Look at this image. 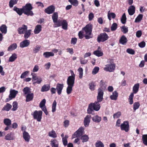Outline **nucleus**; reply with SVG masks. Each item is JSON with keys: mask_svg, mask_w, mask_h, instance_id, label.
Returning <instances> with one entry per match:
<instances>
[{"mask_svg": "<svg viewBox=\"0 0 147 147\" xmlns=\"http://www.w3.org/2000/svg\"><path fill=\"white\" fill-rule=\"evenodd\" d=\"M92 30V26L90 24L87 25L82 29L83 32L86 39H88L92 37L91 35Z\"/></svg>", "mask_w": 147, "mask_h": 147, "instance_id": "f257e3e1", "label": "nucleus"}, {"mask_svg": "<svg viewBox=\"0 0 147 147\" xmlns=\"http://www.w3.org/2000/svg\"><path fill=\"white\" fill-rule=\"evenodd\" d=\"M75 78L68 77L67 80L68 86L67 88V93L68 94H70L72 90V87L74 86Z\"/></svg>", "mask_w": 147, "mask_h": 147, "instance_id": "f03ea898", "label": "nucleus"}, {"mask_svg": "<svg viewBox=\"0 0 147 147\" xmlns=\"http://www.w3.org/2000/svg\"><path fill=\"white\" fill-rule=\"evenodd\" d=\"M99 102L97 101L95 102L94 103H92L90 104L87 110L88 113L89 114L91 113L93 110L96 111H98L100 107Z\"/></svg>", "mask_w": 147, "mask_h": 147, "instance_id": "7ed1b4c3", "label": "nucleus"}, {"mask_svg": "<svg viewBox=\"0 0 147 147\" xmlns=\"http://www.w3.org/2000/svg\"><path fill=\"white\" fill-rule=\"evenodd\" d=\"M23 13L27 15L32 16L34 13L31 11L32 9V7L30 3H27L25 6L23 7Z\"/></svg>", "mask_w": 147, "mask_h": 147, "instance_id": "20e7f679", "label": "nucleus"}, {"mask_svg": "<svg viewBox=\"0 0 147 147\" xmlns=\"http://www.w3.org/2000/svg\"><path fill=\"white\" fill-rule=\"evenodd\" d=\"M61 25L62 26V28L63 29L65 30L67 29L68 24L66 20H59L57 23L56 24V26L55 27H58Z\"/></svg>", "mask_w": 147, "mask_h": 147, "instance_id": "39448f33", "label": "nucleus"}, {"mask_svg": "<svg viewBox=\"0 0 147 147\" xmlns=\"http://www.w3.org/2000/svg\"><path fill=\"white\" fill-rule=\"evenodd\" d=\"M42 112L41 111H35L33 114L32 115L33 116L34 118L36 119L38 121H40L42 119Z\"/></svg>", "mask_w": 147, "mask_h": 147, "instance_id": "423d86ee", "label": "nucleus"}, {"mask_svg": "<svg viewBox=\"0 0 147 147\" xmlns=\"http://www.w3.org/2000/svg\"><path fill=\"white\" fill-rule=\"evenodd\" d=\"M115 68V65L114 63H110L105 65L104 70L107 71L113 72Z\"/></svg>", "mask_w": 147, "mask_h": 147, "instance_id": "0eeeda50", "label": "nucleus"}, {"mask_svg": "<svg viewBox=\"0 0 147 147\" xmlns=\"http://www.w3.org/2000/svg\"><path fill=\"white\" fill-rule=\"evenodd\" d=\"M31 75L32 76V81H36L33 83V84L35 85L36 83L39 84L42 82V78L41 77L37 76L33 73H32Z\"/></svg>", "mask_w": 147, "mask_h": 147, "instance_id": "6e6552de", "label": "nucleus"}, {"mask_svg": "<svg viewBox=\"0 0 147 147\" xmlns=\"http://www.w3.org/2000/svg\"><path fill=\"white\" fill-rule=\"evenodd\" d=\"M109 36L106 33H101L98 35V37L97 41L98 42H103L107 40Z\"/></svg>", "mask_w": 147, "mask_h": 147, "instance_id": "1a4fd4ad", "label": "nucleus"}, {"mask_svg": "<svg viewBox=\"0 0 147 147\" xmlns=\"http://www.w3.org/2000/svg\"><path fill=\"white\" fill-rule=\"evenodd\" d=\"M104 91L101 88H99L98 90V95L97 97V101L101 102L103 99Z\"/></svg>", "mask_w": 147, "mask_h": 147, "instance_id": "9d476101", "label": "nucleus"}, {"mask_svg": "<svg viewBox=\"0 0 147 147\" xmlns=\"http://www.w3.org/2000/svg\"><path fill=\"white\" fill-rule=\"evenodd\" d=\"M121 129L122 130L125 131V132H128L129 130V122L127 121H124L120 125Z\"/></svg>", "mask_w": 147, "mask_h": 147, "instance_id": "9b49d317", "label": "nucleus"}, {"mask_svg": "<svg viewBox=\"0 0 147 147\" xmlns=\"http://www.w3.org/2000/svg\"><path fill=\"white\" fill-rule=\"evenodd\" d=\"M18 91L14 90H11L10 91V94L9 95V99H6V101L7 102L9 100L12 99L13 98H14L18 94Z\"/></svg>", "mask_w": 147, "mask_h": 147, "instance_id": "f8f14e48", "label": "nucleus"}, {"mask_svg": "<svg viewBox=\"0 0 147 147\" xmlns=\"http://www.w3.org/2000/svg\"><path fill=\"white\" fill-rule=\"evenodd\" d=\"M27 26L25 25H23L21 27H20L18 29V33L20 34H23L27 30Z\"/></svg>", "mask_w": 147, "mask_h": 147, "instance_id": "ddd939ff", "label": "nucleus"}, {"mask_svg": "<svg viewBox=\"0 0 147 147\" xmlns=\"http://www.w3.org/2000/svg\"><path fill=\"white\" fill-rule=\"evenodd\" d=\"M84 131V129L83 127H80L74 133V136H75V137H74V138L75 137H79L81 136L83 134Z\"/></svg>", "mask_w": 147, "mask_h": 147, "instance_id": "4468645a", "label": "nucleus"}, {"mask_svg": "<svg viewBox=\"0 0 147 147\" xmlns=\"http://www.w3.org/2000/svg\"><path fill=\"white\" fill-rule=\"evenodd\" d=\"M30 41L28 40H25L20 43V46L21 48H23L29 46Z\"/></svg>", "mask_w": 147, "mask_h": 147, "instance_id": "2eb2a0df", "label": "nucleus"}, {"mask_svg": "<svg viewBox=\"0 0 147 147\" xmlns=\"http://www.w3.org/2000/svg\"><path fill=\"white\" fill-rule=\"evenodd\" d=\"M58 18V14L57 12H54L52 15V19L53 22L54 23V27L56 26V24L57 23L58 20H57Z\"/></svg>", "mask_w": 147, "mask_h": 147, "instance_id": "dca6fc26", "label": "nucleus"}, {"mask_svg": "<svg viewBox=\"0 0 147 147\" xmlns=\"http://www.w3.org/2000/svg\"><path fill=\"white\" fill-rule=\"evenodd\" d=\"M91 116L90 115H87L84 118V124L85 127L88 126L90 122V119Z\"/></svg>", "mask_w": 147, "mask_h": 147, "instance_id": "f3484780", "label": "nucleus"}, {"mask_svg": "<svg viewBox=\"0 0 147 147\" xmlns=\"http://www.w3.org/2000/svg\"><path fill=\"white\" fill-rule=\"evenodd\" d=\"M55 8L54 6H50L45 10V12L47 14H50L52 13L55 11Z\"/></svg>", "mask_w": 147, "mask_h": 147, "instance_id": "a211bd4d", "label": "nucleus"}, {"mask_svg": "<svg viewBox=\"0 0 147 147\" xmlns=\"http://www.w3.org/2000/svg\"><path fill=\"white\" fill-rule=\"evenodd\" d=\"M23 137L26 142H28L30 141V136L28 133L26 131H24L23 133Z\"/></svg>", "mask_w": 147, "mask_h": 147, "instance_id": "6ab92c4d", "label": "nucleus"}, {"mask_svg": "<svg viewBox=\"0 0 147 147\" xmlns=\"http://www.w3.org/2000/svg\"><path fill=\"white\" fill-rule=\"evenodd\" d=\"M63 87V84H57L56 89L59 95H60Z\"/></svg>", "mask_w": 147, "mask_h": 147, "instance_id": "aec40b11", "label": "nucleus"}, {"mask_svg": "<svg viewBox=\"0 0 147 147\" xmlns=\"http://www.w3.org/2000/svg\"><path fill=\"white\" fill-rule=\"evenodd\" d=\"M14 133L13 132H11L9 134H7L5 136V139L6 140H12L14 139Z\"/></svg>", "mask_w": 147, "mask_h": 147, "instance_id": "412c9836", "label": "nucleus"}, {"mask_svg": "<svg viewBox=\"0 0 147 147\" xmlns=\"http://www.w3.org/2000/svg\"><path fill=\"white\" fill-rule=\"evenodd\" d=\"M127 42V39L124 35L122 36L119 40V43L123 45H125Z\"/></svg>", "mask_w": 147, "mask_h": 147, "instance_id": "4be33fe9", "label": "nucleus"}, {"mask_svg": "<svg viewBox=\"0 0 147 147\" xmlns=\"http://www.w3.org/2000/svg\"><path fill=\"white\" fill-rule=\"evenodd\" d=\"M135 7L134 5L130 6L128 9L129 14L130 16L133 15L135 13Z\"/></svg>", "mask_w": 147, "mask_h": 147, "instance_id": "5701e85b", "label": "nucleus"}, {"mask_svg": "<svg viewBox=\"0 0 147 147\" xmlns=\"http://www.w3.org/2000/svg\"><path fill=\"white\" fill-rule=\"evenodd\" d=\"M50 88V86L49 84H44L42 86L41 89V91L42 92L47 91L49 90Z\"/></svg>", "mask_w": 147, "mask_h": 147, "instance_id": "b1692460", "label": "nucleus"}, {"mask_svg": "<svg viewBox=\"0 0 147 147\" xmlns=\"http://www.w3.org/2000/svg\"><path fill=\"white\" fill-rule=\"evenodd\" d=\"M118 96V93L116 91H115L112 93V94L110 96L111 100H116Z\"/></svg>", "mask_w": 147, "mask_h": 147, "instance_id": "393cba45", "label": "nucleus"}, {"mask_svg": "<svg viewBox=\"0 0 147 147\" xmlns=\"http://www.w3.org/2000/svg\"><path fill=\"white\" fill-rule=\"evenodd\" d=\"M13 10L14 11H16L20 16L23 13V7L22 8H19L15 6L14 7Z\"/></svg>", "mask_w": 147, "mask_h": 147, "instance_id": "a878e982", "label": "nucleus"}, {"mask_svg": "<svg viewBox=\"0 0 147 147\" xmlns=\"http://www.w3.org/2000/svg\"><path fill=\"white\" fill-rule=\"evenodd\" d=\"M42 26L40 25H38L35 26L34 30L35 34H38L41 31Z\"/></svg>", "mask_w": 147, "mask_h": 147, "instance_id": "bb28decb", "label": "nucleus"}, {"mask_svg": "<svg viewBox=\"0 0 147 147\" xmlns=\"http://www.w3.org/2000/svg\"><path fill=\"white\" fill-rule=\"evenodd\" d=\"M34 97V94L33 93L28 94L26 96V101L28 102L32 100Z\"/></svg>", "mask_w": 147, "mask_h": 147, "instance_id": "cd10ccee", "label": "nucleus"}, {"mask_svg": "<svg viewBox=\"0 0 147 147\" xmlns=\"http://www.w3.org/2000/svg\"><path fill=\"white\" fill-rule=\"evenodd\" d=\"M139 87V84L137 83L135 84L133 88V92L134 94H136L138 91Z\"/></svg>", "mask_w": 147, "mask_h": 147, "instance_id": "c85d7f7f", "label": "nucleus"}, {"mask_svg": "<svg viewBox=\"0 0 147 147\" xmlns=\"http://www.w3.org/2000/svg\"><path fill=\"white\" fill-rule=\"evenodd\" d=\"M0 30L3 34H5L7 32V27L4 24L2 25L0 27Z\"/></svg>", "mask_w": 147, "mask_h": 147, "instance_id": "c756f323", "label": "nucleus"}, {"mask_svg": "<svg viewBox=\"0 0 147 147\" xmlns=\"http://www.w3.org/2000/svg\"><path fill=\"white\" fill-rule=\"evenodd\" d=\"M50 144L52 147H58V143L56 139L52 140Z\"/></svg>", "mask_w": 147, "mask_h": 147, "instance_id": "7c9ffc66", "label": "nucleus"}, {"mask_svg": "<svg viewBox=\"0 0 147 147\" xmlns=\"http://www.w3.org/2000/svg\"><path fill=\"white\" fill-rule=\"evenodd\" d=\"M54 53L52 52H46L44 53L43 55L44 57L46 58H49L50 57L54 56Z\"/></svg>", "mask_w": 147, "mask_h": 147, "instance_id": "2f4dec72", "label": "nucleus"}, {"mask_svg": "<svg viewBox=\"0 0 147 147\" xmlns=\"http://www.w3.org/2000/svg\"><path fill=\"white\" fill-rule=\"evenodd\" d=\"M101 117L97 115L94 116L92 118L93 121L96 123L99 122L101 121Z\"/></svg>", "mask_w": 147, "mask_h": 147, "instance_id": "473e14b6", "label": "nucleus"}, {"mask_svg": "<svg viewBox=\"0 0 147 147\" xmlns=\"http://www.w3.org/2000/svg\"><path fill=\"white\" fill-rule=\"evenodd\" d=\"M12 106L9 103H7L6 105L4 106V107L2 109V111H9L11 108Z\"/></svg>", "mask_w": 147, "mask_h": 147, "instance_id": "72a5a7b5", "label": "nucleus"}, {"mask_svg": "<svg viewBox=\"0 0 147 147\" xmlns=\"http://www.w3.org/2000/svg\"><path fill=\"white\" fill-rule=\"evenodd\" d=\"M17 47V45L16 43H14L11 45L7 49L8 51H10L16 49Z\"/></svg>", "mask_w": 147, "mask_h": 147, "instance_id": "f704fd0d", "label": "nucleus"}, {"mask_svg": "<svg viewBox=\"0 0 147 147\" xmlns=\"http://www.w3.org/2000/svg\"><path fill=\"white\" fill-rule=\"evenodd\" d=\"M32 30H27L25 32L24 36V37L25 39L28 38L31 35Z\"/></svg>", "mask_w": 147, "mask_h": 147, "instance_id": "c9c22d12", "label": "nucleus"}, {"mask_svg": "<svg viewBox=\"0 0 147 147\" xmlns=\"http://www.w3.org/2000/svg\"><path fill=\"white\" fill-rule=\"evenodd\" d=\"M116 15L113 13L110 12V11H109L108 13V18L109 20H111V18L113 19H114L115 18Z\"/></svg>", "mask_w": 147, "mask_h": 147, "instance_id": "e433bc0d", "label": "nucleus"}, {"mask_svg": "<svg viewBox=\"0 0 147 147\" xmlns=\"http://www.w3.org/2000/svg\"><path fill=\"white\" fill-rule=\"evenodd\" d=\"M48 135L50 137L53 138H56L57 137V134L53 130L49 132Z\"/></svg>", "mask_w": 147, "mask_h": 147, "instance_id": "4c0bfd02", "label": "nucleus"}, {"mask_svg": "<svg viewBox=\"0 0 147 147\" xmlns=\"http://www.w3.org/2000/svg\"><path fill=\"white\" fill-rule=\"evenodd\" d=\"M17 58V55L15 53H13L9 58V61L10 62L14 61Z\"/></svg>", "mask_w": 147, "mask_h": 147, "instance_id": "58836bf2", "label": "nucleus"}, {"mask_svg": "<svg viewBox=\"0 0 147 147\" xmlns=\"http://www.w3.org/2000/svg\"><path fill=\"white\" fill-rule=\"evenodd\" d=\"M93 54L98 57L102 56L103 55V53L99 50H96L94 51L93 52Z\"/></svg>", "mask_w": 147, "mask_h": 147, "instance_id": "ea45409f", "label": "nucleus"}, {"mask_svg": "<svg viewBox=\"0 0 147 147\" xmlns=\"http://www.w3.org/2000/svg\"><path fill=\"white\" fill-rule=\"evenodd\" d=\"M18 1V0H10L9 3V7L11 8L14 5L17 3Z\"/></svg>", "mask_w": 147, "mask_h": 147, "instance_id": "a19ab883", "label": "nucleus"}, {"mask_svg": "<svg viewBox=\"0 0 147 147\" xmlns=\"http://www.w3.org/2000/svg\"><path fill=\"white\" fill-rule=\"evenodd\" d=\"M142 140L143 143L147 146V134L143 135L142 136Z\"/></svg>", "mask_w": 147, "mask_h": 147, "instance_id": "79ce46f5", "label": "nucleus"}, {"mask_svg": "<svg viewBox=\"0 0 147 147\" xmlns=\"http://www.w3.org/2000/svg\"><path fill=\"white\" fill-rule=\"evenodd\" d=\"M3 123L6 125L9 126L11 124V121L9 119L6 118L4 119Z\"/></svg>", "mask_w": 147, "mask_h": 147, "instance_id": "37998d69", "label": "nucleus"}, {"mask_svg": "<svg viewBox=\"0 0 147 147\" xmlns=\"http://www.w3.org/2000/svg\"><path fill=\"white\" fill-rule=\"evenodd\" d=\"M81 139L82 140V142H86L88 141L89 139V137L88 136L85 135L82 136Z\"/></svg>", "mask_w": 147, "mask_h": 147, "instance_id": "c03bdc74", "label": "nucleus"}, {"mask_svg": "<svg viewBox=\"0 0 147 147\" xmlns=\"http://www.w3.org/2000/svg\"><path fill=\"white\" fill-rule=\"evenodd\" d=\"M134 96V93H131L129 96L128 100L129 104L132 105L133 103V98Z\"/></svg>", "mask_w": 147, "mask_h": 147, "instance_id": "a18cd8bd", "label": "nucleus"}, {"mask_svg": "<svg viewBox=\"0 0 147 147\" xmlns=\"http://www.w3.org/2000/svg\"><path fill=\"white\" fill-rule=\"evenodd\" d=\"M95 146L96 147H104L103 144L100 140H98L96 142Z\"/></svg>", "mask_w": 147, "mask_h": 147, "instance_id": "49530a36", "label": "nucleus"}, {"mask_svg": "<svg viewBox=\"0 0 147 147\" xmlns=\"http://www.w3.org/2000/svg\"><path fill=\"white\" fill-rule=\"evenodd\" d=\"M143 16L142 14H140L138 15L136 19L135 22H139L142 19Z\"/></svg>", "mask_w": 147, "mask_h": 147, "instance_id": "de8ad7c7", "label": "nucleus"}, {"mask_svg": "<svg viewBox=\"0 0 147 147\" xmlns=\"http://www.w3.org/2000/svg\"><path fill=\"white\" fill-rule=\"evenodd\" d=\"M100 86L102 90L105 88L106 85L105 84V83L103 80H101L100 83Z\"/></svg>", "mask_w": 147, "mask_h": 147, "instance_id": "09e8293b", "label": "nucleus"}, {"mask_svg": "<svg viewBox=\"0 0 147 147\" xmlns=\"http://www.w3.org/2000/svg\"><path fill=\"white\" fill-rule=\"evenodd\" d=\"M89 88L92 91H94L95 89V86L94 82H92L90 83L89 84Z\"/></svg>", "mask_w": 147, "mask_h": 147, "instance_id": "8fccbe9b", "label": "nucleus"}, {"mask_svg": "<svg viewBox=\"0 0 147 147\" xmlns=\"http://www.w3.org/2000/svg\"><path fill=\"white\" fill-rule=\"evenodd\" d=\"M68 1L73 5L77 6L78 4V2L77 0H68Z\"/></svg>", "mask_w": 147, "mask_h": 147, "instance_id": "3c124183", "label": "nucleus"}, {"mask_svg": "<svg viewBox=\"0 0 147 147\" xmlns=\"http://www.w3.org/2000/svg\"><path fill=\"white\" fill-rule=\"evenodd\" d=\"M68 138L67 135H65L64 138H62V142L64 146H66L67 144V139Z\"/></svg>", "mask_w": 147, "mask_h": 147, "instance_id": "603ef678", "label": "nucleus"}, {"mask_svg": "<svg viewBox=\"0 0 147 147\" xmlns=\"http://www.w3.org/2000/svg\"><path fill=\"white\" fill-rule=\"evenodd\" d=\"M23 91L25 94H27L30 92V89L29 88L26 87L24 88Z\"/></svg>", "mask_w": 147, "mask_h": 147, "instance_id": "864d4df0", "label": "nucleus"}, {"mask_svg": "<svg viewBox=\"0 0 147 147\" xmlns=\"http://www.w3.org/2000/svg\"><path fill=\"white\" fill-rule=\"evenodd\" d=\"M126 18L125 13H124L121 18V22L123 24H125L126 23Z\"/></svg>", "mask_w": 147, "mask_h": 147, "instance_id": "5fc2aeb1", "label": "nucleus"}, {"mask_svg": "<svg viewBox=\"0 0 147 147\" xmlns=\"http://www.w3.org/2000/svg\"><path fill=\"white\" fill-rule=\"evenodd\" d=\"M57 105V102L55 100H54L53 101L52 105V112H54L56 110V107Z\"/></svg>", "mask_w": 147, "mask_h": 147, "instance_id": "6e6d98bb", "label": "nucleus"}, {"mask_svg": "<svg viewBox=\"0 0 147 147\" xmlns=\"http://www.w3.org/2000/svg\"><path fill=\"white\" fill-rule=\"evenodd\" d=\"M121 30L123 33L125 34L128 32V27L124 26L121 27Z\"/></svg>", "mask_w": 147, "mask_h": 147, "instance_id": "4d7b16f0", "label": "nucleus"}, {"mask_svg": "<svg viewBox=\"0 0 147 147\" xmlns=\"http://www.w3.org/2000/svg\"><path fill=\"white\" fill-rule=\"evenodd\" d=\"M121 113L120 111H118L117 112L113 114V118L114 119H115L119 118L121 115Z\"/></svg>", "mask_w": 147, "mask_h": 147, "instance_id": "13d9d810", "label": "nucleus"}, {"mask_svg": "<svg viewBox=\"0 0 147 147\" xmlns=\"http://www.w3.org/2000/svg\"><path fill=\"white\" fill-rule=\"evenodd\" d=\"M78 71L79 72V77L80 79H81L83 77V69L82 68L80 67L78 69Z\"/></svg>", "mask_w": 147, "mask_h": 147, "instance_id": "bf43d9fd", "label": "nucleus"}, {"mask_svg": "<svg viewBox=\"0 0 147 147\" xmlns=\"http://www.w3.org/2000/svg\"><path fill=\"white\" fill-rule=\"evenodd\" d=\"M140 106V103L138 102H135L133 105V109L134 111L138 109Z\"/></svg>", "mask_w": 147, "mask_h": 147, "instance_id": "052dcab7", "label": "nucleus"}, {"mask_svg": "<svg viewBox=\"0 0 147 147\" xmlns=\"http://www.w3.org/2000/svg\"><path fill=\"white\" fill-rule=\"evenodd\" d=\"M99 68L98 67H96L93 69L92 74L93 75L96 74L99 71Z\"/></svg>", "mask_w": 147, "mask_h": 147, "instance_id": "680f3d73", "label": "nucleus"}, {"mask_svg": "<svg viewBox=\"0 0 147 147\" xmlns=\"http://www.w3.org/2000/svg\"><path fill=\"white\" fill-rule=\"evenodd\" d=\"M13 107L12 110L13 111H16L18 108V103L16 102H13Z\"/></svg>", "mask_w": 147, "mask_h": 147, "instance_id": "e2e57ef3", "label": "nucleus"}, {"mask_svg": "<svg viewBox=\"0 0 147 147\" xmlns=\"http://www.w3.org/2000/svg\"><path fill=\"white\" fill-rule=\"evenodd\" d=\"M117 25L116 23H113L111 27V30L112 31H115L117 28Z\"/></svg>", "mask_w": 147, "mask_h": 147, "instance_id": "0e129e2a", "label": "nucleus"}, {"mask_svg": "<svg viewBox=\"0 0 147 147\" xmlns=\"http://www.w3.org/2000/svg\"><path fill=\"white\" fill-rule=\"evenodd\" d=\"M40 48V47L36 45L33 51L34 53H36L38 52Z\"/></svg>", "mask_w": 147, "mask_h": 147, "instance_id": "69168bd1", "label": "nucleus"}, {"mask_svg": "<svg viewBox=\"0 0 147 147\" xmlns=\"http://www.w3.org/2000/svg\"><path fill=\"white\" fill-rule=\"evenodd\" d=\"M80 61L81 64H85L87 63L88 60L82 58L80 59Z\"/></svg>", "mask_w": 147, "mask_h": 147, "instance_id": "338daca9", "label": "nucleus"}, {"mask_svg": "<svg viewBox=\"0 0 147 147\" xmlns=\"http://www.w3.org/2000/svg\"><path fill=\"white\" fill-rule=\"evenodd\" d=\"M126 51L128 53L131 55H133L135 53V51L131 49H127Z\"/></svg>", "mask_w": 147, "mask_h": 147, "instance_id": "774afa93", "label": "nucleus"}]
</instances>
